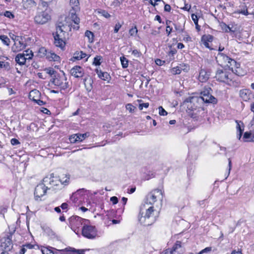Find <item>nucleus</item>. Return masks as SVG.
Here are the masks:
<instances>
[{
  "label": "nucleus",
  "mask_w": 254,
  "mask_h": 254,
  "mask_svg": "<svg viewBox=\"0 0 254 254\" xmlns=\"http://www.w3.org/2000/svg\"><path fill=\"white\" fill-rule=\"evenodd\" d=\"M183 105L186 108L188 116L194 121H197L205 115L203 107L201 106V98L199 96H189L183 102Z\"/></svg>",
  "instance_id": "obj_1"
},
{
  "label": "nucleus",
  "mask_w": 254,
  "mask_h": 254,
  "mask_svg": "<svg viewBox=\"0 0 254 254\" xmlns=\"http://www.w3.org/2000/svg\"><path fill=\"white\" fill-rule=\"evenodd\" d=\"M217 63L221 65H225L231 69L232 71H235L236 74L239 76L242 75L241 74L239 70L240 64L237 63L235 60L228 56L227 55L219 52L216 58Z\"/></svg>",
  "instance_id": "obj_2"
},
{
  "label": "nucleus",
  "mask_w": 254,
  "mask_h": 254,
  "mask_svg": "<svg viewBox=\"0 0 254 254\" xmlns=\"http://www.w3.org/2000/svg\"><path fill=\"white\" fill-rule=\"evenodd\" d=\"M63 28H65L64 23L59 22L56 27V31L53 33L55 46L62 50L65 49L66 41V36L68 35V34L64 30Z\"/></svg>",
  "instance_id": "obj_3"
},
{
  "label": "nucleus",
  "mask_w": 254,
  "mask_h": 254,
  "mask_svg": "<svg viewBox=\"0 0 254 254\" xmlns=\"http://www.w3.org/2000/svg\"><path fill=\"white\" fill-rule=\"evenodd\" d=\"M51 88L62 90H65L68 87V82L66 76L64 72L56 73L52 77L49 83Z\"/></svg>",
  "instance_id": "obj_4"
},
{
  "label": "nucleus",
  "mask_w": 254,
  "mask_h": 254,
  "mask_svg": "<svg viewBox=\"0 0 254 254\" xmlns=\"http://www.w3.org/2000/svg\"><path fill=\"white\" fill-rule=\"evenodd\" d=\"M214 77L216 80L219 82L224 83L228 85L234 84L233 73L230 70L223 66L217 68Z\"/></svg>",
  "instance_id": "obj_5"
},
{
  "label": "nucleus",
  "mask_w": 254,
  "mask_h": 254,
  "mask_svg": "<svg viewBox=\"0 0 254 254\" xmlns=\"http://www.w3.org/2000/svg\"><path fill=\"white\" fill-rule=\"evenodd\" d=\"M69 5L71 7L70 18L75 25L72 26L71 24H69L68 26L70 29L72 27L73 29L77 30L79 28L80 18L76 13L80 10L79 0H69Z\"/></svg>",
  "instance_id": "obj_6"
},
{
  "label": "nucleus",
  "mask_w": 254,
  "mask_h": 254,
  "mask_svg": "<svg viewBox=\"0 0 254 254\" xmlns=\"http://www.w3.org/2000/svg\"><path fill=\"white\" fill-rule=\"evenodd\" d=\"M155 209L154 206L151 205L146 209L145 214L143 216V212L140 210L138 215V221L140 223L144 226H150L156 221V217H153Z\"/></svg>",
  "instance_id": "obj_7"
},
{
  "label": "nucleus",
  "mask_w": 254,
  "mask_h": 254,
  "mask_svg": "<svg viewBox=\"0 0 254 254\" xmlns=\"http://www.w3.org/2000/svg\"><path fill=\"white\" fill-rule=\"evenodd\" d=\"M80 234L88 239H94L98 236V230L96 226L87 219L86 223L83 224Z\"/></svg>",
  "instance_id": "obj_8"
},
{
  "label": "nucleus",
  "mask_w": 254,
  "mask_h": 254,
  "mask_svg": "<svg viewBox=\"0 0 254 254\" xmlns=\"http://www.w3.org/2000/svg\"><path fill=\"white\" fill-rule=\"evenodd\" d=\"M87 220L76 215H72L68 219V226L76 234H79L83 224L86 223Z\"/></svg>",
  "instance_id": "obj_9"
},
{
  "label": "nucleus",
  "mask_w": 254,
  "mask_h": 254,
  "mask_svg": "<svg viewBox=\"0 0 254 254\" xmlns=\"http://www.w3.org/2000/svg\"><path fill=\"white\" fill-rule=\"evenodd\" d=\"M163 195L164 190L163 189H153L146 196V204L153 205L158 200L162 201Z\"/></svg>",
  "instance_id": "obj_10"
},
{
  "label": "nucleus",
  "mask_w": 254,
  "mask_h": 254,
  "mask_svg": "<svg viewBox=\"0 0 254 254\" xmlns=\"http://www.w3.org/2000/svg\"><path fill=\"white\" fill-rule=\"evenodd\" d=\"M38 54L41 57H46V59L50 62H54L57 63H60L61 57L52 51H48L44 47L39 48Z\"/></svg>",
  "instance_id": "obj_11"
},
{
  "label": "nucleus",
  "mask_w": 254,
  "mask_h": 254,
  "mask_svg": "<svg viewBox=\"0 0 254 254\" xmlns=\"http://www.w3.org/2000/svg\"><path fill=\"white\" fill-rule=\"evenodd\" d=\"M87 194V190L85 189H80L73 193L70 199L75 205H79L84 199V196Z\"/></svg>",
  "instance_id": "obj_12"
},
{
  "label": "nucleus",
  "mask_w": 254,
  "mask_h": 254,
  "mask_svg": "<svg viewBox=\"0 0 254 254\" xmlns=\"http://www.w3.org/2000/svg\"><path fill=\"white\" fill-rule=\"evenodd\" d=\"M200 96L199 97L201 98V102L202 101L205 103H211L216 104L217 103V99L211 95L209 90L208 89H204L203 91L200 92Z\"/></svg>",
  "instance_id": "obj_13"
},
{
  "label": "nucleus",
  "mask_w": 254,
  "mask_h": 254,
  "mask_svg": "<svg viewBox=\"0 0 254 254\" xmlns=\"http://www.w3.org/2000/svg\"><path fill=\"white\" fill-rule=\"evenodd\" d=\"M48 187L43 183L37 185L34 191L35 199L37 201L42 200L41 198L46 193Z\"/></svg>",
  "instance_id": "obj_14"
},
{
  "label": "nucleus",
  "mask_w": 254,
  "mask_h": 254,
  "mask_svg": "<svg viewBox=\"0 0 254 254\" xmlns=\"http://www.w3.org/2000/svg\"><path fill=\"white\" fill-rule=\"evenodd\" d=\"M51 19L50 15L46 11L37 13L34 17V21L39 24H44Z\"/></svg>",
  "instance_id": "obj_15"
},
{
  "label": "nucleus",
  "mask_w": 254,
  "mask_h": 254,
  "mask_svg": "<svg viewBox=\"0 0 254 254\" xmlns=\"http://www.w3.org/2000/svg\"><path fill=\"white\" fill-rule=\"evenodd\" d=\"M240 96L245 102L254 101V93L250 89H243L240 91Z\"/></svg>",
  "instance_id": "obj_16"
},
{
  "label": "nucleus",
  "mask_w": 254,
  "mask_h": 254,
  "mask_svg": "<svg viewBox=\"0 0 254 254\" xmlns=\"http://www.w3.org/2000/svg\"><path fill=\"white\" fill-rule=\"evenodd\" d=\"M13 233L9 232L8 235L3 238V241L0 244L1 250H5L6 251H10L12 248V237Z\"/></svg>",
  "instance_id": "obj_17"
},
{
  "label": "nucleus",
  "mask_w": 254,
  "mask_h": 254,
  "mask_svg": "<svg viewBox=\"0 0 254 254\" xmlns=\"http://www.w3.org/2000/svg\"><path fill=\"white\" fill-rule=\"evenodd\" d=\"M29 98L40 106L45 104V102L40 99L41 93L37 89L32 90L29 92Z\"/></svg>",
  "instance_id": "obj_18"
},
{
  "label": "nucleus",
  "mask_w": 254,
  "mask_h": 254,
  "mask_svg": "<svg viewBox=\"0 0 254 254\" xmlns=\"http://www.w3.org/2000/svg\"><path fill=\"white\" fill-rule=\"evenodd\" d=\"M70 74L75 78H81L84 75V70L80 65H75L71 68L70 71Z\"/></svg>",
  "instance_id": "obj_19"
},
{
  "label": "nucleus",
  "mask_w": 254,
  "mask_h": 254,
  "mask_svg": "<svg viewBox=\"0 0 254 254\" xmlns=\"http://www.w3.org/2000/svg\"><path fill=\"white\" fill-rule=\"evenodd\" d=\"M0 69L9 71L11 69L10 59L4 55L0 56Z\"/></svg>",
  "instance_id": "obj_20"
},
{
  "label": "nucleus",
  "mask_w": 254,
  "mask_h": 254,
  "mask_svg": "<svg viewBox=\"0 0 254 254\" xmlns=\"http://www.w3.org/2000/svg\"><path fill=\"white\" fill-rule=\"evenodd\" d=\"M89 136V133L86 132L84 133H76L71 135L69 137V140L71 143H75L76 142H81Z\"/></svg>",
  "instance_id": "obj_21"
},
{
  "label": "nucleus",
  "mask_w": 254,
  "mask_h": 254,
  "mask_svg": "<svg viewBox=\"0 0 254 254\" xmlns=\"http://www.w3.org/2000/svg\"><path fill=\"white\" fill-rule=\"evenodd\" d=\"M183 245L182 242L180 241H177L173 245L172 248L170 249L171 254H182Z\"/></svg>",
  "instance_id": "obj_22"
},
{
  "label": "nucleus",
  "mask_w": 254,
  "mask_h": 254,
  "mask_svg": "<svg viewBox=\"0 0 254 254\" xmlns=\"http://www.w3.org/2000/svg\"><path fill=\"white\" fill-rule=\"evenodd\" d=\"M95 72L100 79L106 81L108 83H110L111 76L109 73L106 71H102L99 68H96L95 69Z\"/></svg>",
  "instance_id": "obj_23"
},
{
  "label": "nucleus",
  "mask_w": 254,
  "mask_h": 254,
  "mask_svg": "<svg viewBox=\"0 0 254 254\" xmlns=\"http://www.w3.org/2000/svg\"><path fill=\"white\" fill-rule=\"evenodd\" d=\"M213 40V36L211 35H204L201 37V41L202 44L207 48L210 50H214L209 44Z\"/></svg>",
  "instance_id": "obj_24"
},
{
  "label": "nucleus",
  "mask_w": 254,
  "mask_h": 254,
  "mask_svg": "<svg viewBox=\"0 0 254 254\" xmlns=\"http://www.w3.org/2000/svg\"><path fill=\"white\" fill-rule=\"evenodd\" d=\"M25 47V44L23 41L22 37H21L20 40H16L11 48L13 52H17L24 49Z\"/></svg>",
  "instance_id": "obj_25"
},
{
  "label": "nucleus",
  "mask_w": 254,
  "mask_h": 254,
  "mask_svg": "<svg viewBox=\"0 0 254 254\" xmlns=\"http://www.w3.org/2000/svg\"><path fill=\"white\" fill-rule=\"evenodd\" d=\"M89 56L82 51H77L74 53L72 59L73 61H79L85 58V61H87Z\"/></svg>",
  "instance_id": "obj_26"
},
{
  "label": "nucleus",
  "mask_w": 254,
  "mask_h": 254,
  "mask_svg": "<svg viewBox=\"0 0 254 254\" xmlns=\"http://www.w3.org/2000/svg\"><path fill=\"white\" fill-rule=\"evenodd\" d=\"M236 13L241 14L245 16L248 15L250 13L248 11V7L246 2H241L235 11Z\"/></svg>",
  "instance_id": "obj_27"
},
{
  "label": "nucleus",
  "mask_w": 254,
  "mask_h": 254,
  "mask_svg": "<svg viewBox=\"0 0 254 254\" xmlns=\"http://www.w3.org/2000/svg\"><path fill=\"white\" fill-rule=\"evenodd\" d=\"M35 247H37L38 248H39V246L36 244V242H34V244L26 243L21 247V249L19 252V254H24L27 250L35 249Z\"/></svg>",
  "instance_id": "obj_28"
},
{
  "label": "nucleus",
  "mask_w": 254,
  "mask_h": 254,
  "mask_svg": "<svg viewBox=\"0 0 254 254\" xmlns=\"http://www.w3.org/2000/svg\"><path fill=\"white\" fill-rule=\"evenodd\" d=\"M209 73L205 69H201L199 71L198 80L201 82H206L209 78Z\"/></svg>",
  "instance_id": "obj_29"
},
{
  "label": "nucleus",
  "mask_w": 254,
  "mask_h": 254,
  "mask_svg": "<svg viewBox=\"0 0 254 254\" xmlns=\"http://www.w3.org/2000/svg\"><path fill=\"white\" fill-rule=\"evenodd\" d=\"M22 5L24 9H31L36 6L34 0H22Z\"/></svg>",
  "instance_id": "obj_30"
},
{
  "label": "nucleus",
  "mask_w": 254,
  "mask_h": 254,
  "mask_svg": "<svg viewBox=\"0 0 254 254\" xmlns=\"http://www.w3.org/2000/svg\"><path fill=\"white\" fill-rule=\"evenodd\" d=\"M15 60L16 63L20 65L26 64V63H28V61L25 58L24 55H22L21 53H19L16 56Z\"/></svg>",
  "instance_id": "obj_31"
},
{
  "label": "nucleus",
  "mask_w": 254,
  "mask_h": 254,
  "mask_svg": "<svg viewBox=\"0 0 254 254\" xmlns=\"http://www.w3.org/2000/svg\"><path fill=\"white\" fill-rule=\"evenodd\" d=\"M243 139L245 142H254V133L246 131L243 135Z\"/></svg>",
  "instance_id": "obj_32"
},
{
  "label": "nucleus",
  "mask_w": 254,
  "mask_h": 254,
  "mask_svg": "<svg viewBox=\"0 0 254 254\" xmlns=\"http://www.w3.org/2000/svg\"><path fill=\"white\" fill-rule=\"evenodd\" d=\"M21 54L24 55V57L27 60L28 63H29L33 57V52L31 50H30L29 49L23 51V52L21 53Z\"/></svg>",
  "instance_id": "obj_33"
},
{
  "label": "nucleus",
  "mask_w": 254,
  "mask_h": 254,
  "mask_svg": "<svg viewBox=\"0 0 254 254\" xmlns=\"http://www.w3.org/2000/svg\"><path fill=\"white\" fill-rule=\"evenodd\" d=\"M85 36L87 38L88 41L90 43L93 42L94 39V35L92 32L89 30H86L85 33Z\"/></svg>",
  "instance_id": "obj_34"
},
{
  "label": "nucleus",
  "mask_w": 254,
  "mask_h": 254,
  "mask_svg": "<svg viewBox=\"0 0 254 254\" xmlns=\"http://www.w3.org/2000/svg\"><path fill=\"white\" fill-rule=\"evenodd\" d=\"M177 52V50L175 48H173L171 49L170 51L167 53V56L169 57L168 61L169 62L174 60V56L175 54H176Z\"/></svg>",
  "instance_id": "obj_35"
},
{
  "label": "nucleus",
  "mask_w": 254,
  "mask_h": 254,
  "mask_svg": "<svg viewBox=\"0 0 254 254\" xmlns=\"http://www.w3.org/2000/svg\"><path fill=\"white\" fill-rule=\"evenodd\" d=\"M0 40L2 41L3 44L9 46L10 44V39L8 37L5 35H0Z\"/></svg>",
  "instance_id": "obj_36"
},
{
  "label": "nucleus",
  "mask_w": 254,
  "mask_h": 254,
  "mask_svg": "<svg viewBox=\"0 0 254 254\" xmlns=\"http://www.w3.org/2000/svg\"><path fill=\"white\" fill-rule=\"evenodd\" d=\"M120 60L122 67L124 68H127L128 65V60L124 56H122L120 58Z\"/></svg>",
  "instance_id": "obj_37"
},
{
  "label": "nucleus",
  "mask_w": 254,
  "mask_h": 254,
  "mask_svg": "<svg viewBox=\"0 0 254 254\" xmlns=\"http://www.w3.org/2000/svg\"><path fill=\"white\" fill-rule=\"evenodd\" d=\"M220 26L221 27V29L225 32H230V25L226 24L224 22H221L220 23Z\"/></svg>",
  "instance_id": "obj_38"
},
{
  "label": "nucleus",
  "mask_w": 254,
  "mask_h": 254,
  "mask_svg": "<svg viewBox=\"0 0 254 254\" xmlns=\"http://www.w3.org/2000/svg\"><path fill=\"white\" fill-rule=\"evenodd\" d=\"M138 30L137 29V27L136 25H134V26H132L128 31V33L130 35V36H135L137 34Z\"/></svg>",
  "instance_id": "obj_39"
},
{
  "label": "nucleus",
  "mask_w": 254,
  "mask_h": 254,
  "mask_svg": "<svg viewBox=\"0 0 254 254\" xmlns=\"http://www.w3.org/2000/svg\"><path fill=\"white\" fill-rule=\"evenodd\" d=\"M149 3L154 7L162 3L165 4V2L163 0H150Z\"/></svg>",
  "instance_id": "obj_40"
},
{
  "label": "nucleus",
  "mask_w": 254,
  "mask_h": 254,
  "mask_svg": "<svg viewBox=\"0 0 254 254\" xmlns=\"http://www.w3.org/2000/svg\"><path fill=\"white\" fill-rule=\"evenodd\" d=\"M236 123H237V129L238 132L241 131V130L243 132L244 129V124L242 121H238V120H236Z\"/></svg>",
  "instance_id": "obj_41"
},
{
  "label": "nucleus",
  "mask_w": 254,
  "mask_h": 254,
  "mask_svg": "<svg viewBox=\"0 0 254 254\" xmlns=\"http://www.w3.org/2000/svg\"><path fill=\"white\" fill-rule=\"evenodd\" d=\"M171 72L173 75L179 74L182 72V68L180 67L177 66L173 67L171 69Z\"/></svg>",
  "instance_id": "obj_42"
},
{
  "label": "nucleus",
  "mask_w": 254,
  "mask_h": 254,
  "mask_svg": "<svg viewBox=\"0 0 254 254\" xmlns=\"http://www.w3.org/2000/svg\"><path fill=\"white\" fill-rule=\"evenodd\" d=\"M102 57L101 56H96L94 58V61L93 62V64L95 65H100L101 64V60Z\"/></svg>",
  "instance_id": "obj_43"
},
{
  "label": "nucleus",
  "mask_w": 254,
  "mask_h": 254,
  "mask_svg": "<svg viewBox=\"0 0 254 254\" xmlns=\"http://www.w3.org/2000/svg\"><path fill=\"white\" fill-rule=\"evenodd\" d=\"M230 25V32L235 33L239 31V28L238 27L237 24H231Z\"/></svg>",
  "instance_id": "obj_44"
},
{
  "label": "nucleus",
  "mask_w": 254,
  "mask_h": 254,
  "mask_svg": "<svg viewBox=\"0 0 254 254\" xmlns=\"http://www.w3.org/2000/svg\"><path fill=\"white\" fill-rule=\"evenodd\" d=\"M170 22H171V21H169V20H167L166 22V24L167 25L166 27V34H167L168 36H170V34L172 32V30H173L172 27L168 25V24L170 23Z\"/></svg>",
  "instance_id": "obj_45"
},
{
  "label": "nucleus",
  "mask_w": 254,
  "mask_h": 254,
  "mask_svg": "<svg viewBox=\"0 0 254 254\" xmlns=\"http://www.w3.org/2000/svg\"><path fill=\"white\" fill-rule=\"evenodd\" d=\"M51 249H53L52 247H49L48 248H44V249L41 250V252L42 253V254H55V253L53 252L52 250H51Z\"/></svg>",
  "instance_id": "obj_46"
},
{
  "label": "nucleus",
  "mask_w": 254,
  "mask_h": 254,
  "mask_svg": "<svg viewBox=\"0 0 254 254\" xmlns=\"http://www.w3.org/2000/svg\"><path fill=\"white\" fill-rule=\"evenodd\" d=\"M126 108L130 113H133L136 109V107L130 103L127 104Z\"/></svg>",
  "instance_id": "obj_47"
},
{
  "label": "nucleus",
  "mask_w": 254,
  "mask_h": 254,
  "mask_svg": "<svg viewBox=\"0 0 254 254\" xmlns=\"http://www.w3.org/2000/svg\"><path fill=\"white\" fill-rule=\"evenodd\" d=\"M122 26V24H121L119 22H118L114 26V32L115 33H118Z\"/></svg>",
  "instance_id": "obj_48"
},
{
  "label": "nucleus",
  "mask_w": 254,
  "mask_h": 254,
  "mask_svg": "<svg viewBox=\"0 0 254 254\" xmlns=\"http://www.w3.org/2000/svg\"><path fill=\"white\" fill-rule=\"evenodd\" d=\"M99 13L106 18H108L111 17V15L105 10H101V11H99Z\"/></svg>",
  "instance_id": "obj_49"
},
{
  "label": "nucleus",
  "mask_w": 254,
  "mask_h": 254,
  "mask_svg": "<svg viewBox=\"0 0 254 254\" xmlns=\"http://www.w3.org/2000/svg\"><path fill=\"white\" fill-rule=\"evenodd\" d=\"M155 177V173L153 172H149V174H146L145 176V179L146 180H149L150 179L154 178Z\"/></svg>",
  "instance_id": "obj_50"
},
{
  "label": "nucleus",
  "mask_w": 254,
  "mask_h": 254,
  "mask_svg": "<svg viewBox=\"0 0 254 254\" xmlns=\"http://www.w3.org/2000/svg\"><path fill=\"white\" fill-rule=\"evenodd\" d=\"M3 15L9 18H13L14 17V14L10 11H6L4 12Z\"/></svg>",
  "instance_id": "obj_51"
},
{
  "label": "nucleus",
  "mask_w": 254,
  "mask_h": 254,
  "mask_svg": "<svg viewBox=\"0 0 254 254\" xmlns=\"http://www.w3.org/2000/svg\"><path fill=\"white\" fill-rule=\"evenodd\" d=\"M159 113L160 116H166L168 114L162 106L159 107Z\"/></svg>",
  "instance_id": "obj_52"
},
{
  "label": "nucleus",
  "mask_w": 254,
  "mask_h": 254,
  "mask_svg": "<svg viewBox=\"0 0 254 254\" xmlns=\"http://www.w3.org/2000/svg\"><path fill=\"white\" fill-rule=\"evenodd\" d=\"M211 250H212V248L211 247H206L205 249L200 251L199 253H197L196 254H202L203 253H208V252H211Z\"/></svg>",
  "instance_id": "obj_53"
},
{
  "label": "nucleus",
  "mask_w": 254,
  "mask_h": 254,
  "mask_svg": "<svg viewBox=\"0 0 254 254\" xmlns=\"http://www.w3.org/2000/svg\"><path fill=\"white\" fill-rule=\"evenodd\" d=\"M77 250H76L74 248H66L64 251L68 254H75V252H74V251H77Z\"/></svg>",
  "instance_id": "obj_54"
},
{
  "label": "nucleus",
  "mask_w": 254,
  "mask_h": 254,
  "mask_svg": "<svg viewBox=\"0 0 254 254\" xmlns=\"http://www.w3.org/2000/svg\"><path fill=\"white\" fill-rule=\"evenodd\" d=\"M191 17L192 20H193L194 24H196V23H198V19L199 17L198 16L194 13L191 14Z\"/></svg>",
  "instance_id": "obj_55"
},
{
  "label": "nucleus",
  "mask_w": 254,
  "mask_h": 254,
  "mask_svg": "<svg viewBox=\"0 0 254 254\" xmlns=\"http://www.w3.org/2000/svg\"><path fill=\"white\" fill-rule=\"evenodd\" d=\"M164 5V10L165 12H170L171 11V6H170V4H166L165 3V4Z\"/></svg>",
  "instance_id": "obj_56"
},
{
  "label": "nucleus",
  "mask_w": 254,
  "mask_h": 254,
  "mask_svg": "<svg viewBox=\"0 0 254 254\" xmlns=\"http://www.w3.org/2000/svg\"><path fill=\"white\" fill-rule=\"evenodd\" d=\"M9 36H10V38L14 41V43L15 42V41H16V40H19V39L20 40L21 39V36L15 35L14 34L10 33Z\"/></svg>",
  "instance_id": "obj_57"
},
{
  "label": "nucleus",
  "mask_w": 254,
  "mask_h": 254,
  "mask_svg": "<svg viewBox=\"0 0 254 254\" xmlns=\"http://www.w3.org/2000/svg\"><path fill=\"white\" fill-rule=\"evenodd\" d=\"M149 106V103H141L139 104L138 106V108L140 110H142L143 109V108L144 107L145 108H148Z\"/></svg>",
  "instance_id": "obj_58"
},
{
  "label": "nucleus",
  "mask_w": 254,
  "mask_h": 254,
  "mask_svg": "<svg viewBox=\"0 0 254 254\" xmlns=\"http://www.w3.org/2000/svg\"><path fill=\"white\" fill-rule=\"evenodd\" d=\"M110 201L113 203V204H116L118 203L119 200L117 196H114L110 198Z\"/></svg>",
  "instance_id": "obj_59"
},
{
  "label": "nucleus",
  "mask_w": 254,
  "mask_h": 254,
  "mask_svg": "<svg viewBox=\"0 0 254 254\" xmlns=\"http://www.w3.org/2000/svg\"><path fill=\"white\" fill-rule=\"evenodd\" d=\"M10 143L12 145H16L20 143L19 140L15 138H12L11 139Z\"/></svg>",
  "instance_id": "obj_60"
},
{
  "label": "nucleus",
  "mask_w": 254,
  "mask_h": 254,
  "mask_svg": "<svg viewBox=\"0 0 254 254\" xmlns=\"http://www.w3.org/2000/svg\"><path fill=\"white\" fill-rule=\"evenodd\" d=\"M155 63L158 65H162L165 63V61L157 59L155 60Z\"/></svg>",
  "instance_id": "obj_61"
},
{
  "label": "nucleus",
  "mask_w": 254,
  "mask_h": 254,
  "mask_svg": "<svg viewBox=\"0 0 254 254\" xmlns=\"http://www.w3.org/2000/svg\"><path fill=\"white\" fill-rule=\"evenodd\" d=\"M154 20L157 21L159 23H162L163 22L162 20V19L161 18V16L159 15H156L155 16Z\"/></svg>",
  "instance_id": "obj_62"
},
{
  "label": "nucleus",
  "mask_w": 254,
  "mask_h": 254,
  "mask_svg": "<svg viewBox=\"0 0 254 254\" xmlns=\"http://www.w3.org/2000/svg\"><path fill=\"white\" fill-rule=\"evenodd\" d=\"M68 206V204L66 202H64L61 204V205L60 206V207L63 210H65V209H67Z\"/></svg>",
  "instance_id": "obj_63"
},
{
  "label": "nucleus",
  "mask_w": 254,
  "mask_h": 254,
  "mask_svg": "<svg viewBox=\"0 0 254 254\" xmlns=\"http://www.w3.org/2000/svg\"><path fill=\"white\" fill-rule=\"evenodd\" d=\"M160 254H171L170 249L168 248L163 250Z\"/></svg>",
  "instance_id": "obj_64"
}]
</instances>
